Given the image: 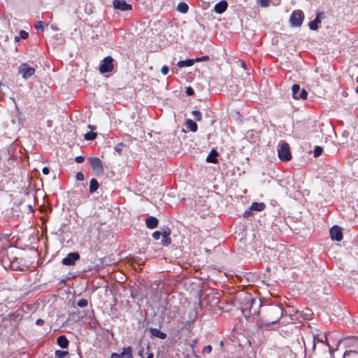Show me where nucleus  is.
<instances>
[{
	"label": "nucleus",
	"mask_w": 358,
	"mask_h": 358,
	"mask_svg": "<svg viewBox=\"0 0 358 358\" xmlns=\"http://www.w3.org/2000/svg\"><path fill=\"white\" fill-rule=\"evenodd\" d=\"M283 315L282 308L278 305H271L266 308L263 322L265 325L274 324L280 320Z\"/></svg>",
	"instance_id": "nucleus-1"
},
{
	"label": "nucleus",
	"mask_w": 358,
	"mask_h": 358,
	"mask_svg": "<svg viewBox=\"0 0 358 358\" xmlns=\"http://www.w3.org/2000/svg\"><path fill=\"white\" fill-rule=\"evenodd\" d=\"M220 301V294L217 292L206 294L200 299L201 306L208 308L209 310H214L215 308L218 307Z\"/></svg>",
	"instance_id": "nucleus-2"
},
{
	"label": "nucleus",
	"mask_w": 358,
	"mask_h": 358,
	"mask_svg": "<svg viewBox=\"0 0 358 358\" xmlns=\"http://www.w3.org/2000/svg\"><path fill=\"white\" fill-rule=\"evenodd\" d=\"M245 300V303L244 309H248L250 315H257L259 313L262 300L259 298H255L250 295L247 296Z\"/></svg>",
	"instance_id": "nucleus-3"
},
{
	"label": "nucleus",
	"mask_w": 358,
	"mask_h": 358,
	"mask_svg": "<svg viewBox=\"0 0 358 358\" xmlns=\"http://www.w3.org/2000/svg\"><path fill=\"white\" fill-rule=\"evenodd\" d=\"M115 64H117V63L114 59L111 56H107L101 62L99 71L102 74L111 73L114 70Z\"/></svg>",
	"instance_id": "nucleus-4"
},
{
	"label": "nucleus",
	"mask_w": 358,
	"mask_h": 358,
	"mask_svg": "<svg viewBox=\"0 0 358 358\" xmlns=\"http://www.w3.org/2000/svg\"><path fill=\"white\" fill-rule=\"evenodd\" d=\"M344 341L348 342L345 343L346 345L349 347H352L354 349L350 350H347L344 352L343 357L346 358L347 357L352 356L355 358L356 356H358V338L357 337H350L346 338L344 339Z\"/></svg>",
	"instance_id": "nucleus-5"
},
{
	"label": "nucleus",
	"mask_w": 358,
	"mask_h": 358,
	"mask_svg": "<svg viewBox=\"0 0 358 358\" xmlns=\"http://www.w3.org/2000/svg\"><path fill=\"white\" fill-rule=\"evenodd\" d=\"M279 159L282 162H288L292 159L289 145L287 143H282L278 150Z\"/></svg>",
	"instance_id": "nucleus-6"
},
{
	"label": "nucleus",
	"mask_w": 358,
	"mask_h": 358,
	"mask_svg": "<svg viewBox=\"0 0 358 358\" xmlns=\"http://www.w3.org/2000/svg\"><path fill=\"white\" fill-rule=\"evenodd\" d=\"M88 161L92 167V170L96 176L103 175L104 173L103 166L101 160L98 157H90Z\"/></svg>",
	"instance_id": "nucleus-7"
},
{
	"label": "nucleus",
	"mask_w": 358,
	"mask_h": 358,
	"mask_svg": "<svg viewBox=\"0 0 358 358\" xmlns=\"http://www.w3.org/2000/svg\"><path fill=\"white\" fill-rule=\"evenodd\" d=\"M304 18L303 12L301 10H294L289 19V22L292 27H300Z\"/></svg>",
	"instance_id": "nucleus-8"
},
{
	"label": "nucleus",
	"mask_w": 358,
	"mask_h": 358,
	"mask_svg": "<svg viewBox=\"0 0 358 358\" xmlns=\"http://www.w3.org/2000/svg\"><path fill=\"white\" fill-rule=\"evenodd\" d=\"M18 72L24 79H28L34 74L35 69L27 64L23 63L18 67Z\"/></svg>",
	"instance_id": "nucleus-9"
},
{
	"label": "nucleus",
	"mask_w": 358,
	"mask_h": 358,
	"mask_svg": "<svg viewBox=\"0 0 358 358\" xmlns=\"http://www.w3.org/2000/svg\"><path fill=\"white\" fill-rule=\"evenodd\" d=\"M292 96L293 98L295 99H306L308 96V93L306 91V90L302 89L301 90L299 85L294 84L292 85Z\"/></svg>",
	"instance_id": "nucleus-10"
},
{
	"label": "nucleus",
	"mask_w": 358,
	"mask_h": 358,
	"mask_svg": "<svg viewBox=\"0 0 358 358\" xmlns=\"http://www.w3.org/2000/svg\"><path fill=\"white\" fill-rule=\"evenodd\" d=\"M80 257V254L78 252H70L62 259V263L65 266H73Z\"/></svg>",
	"instance_id": "nucleus-11"
},
{
	"label": "nucleus",
	"mask_w": 358,
	"mask_h": 358,
	"mask_svg": "<svg viewBox=\"0 0 358 358\" xmlns=\"http://www.w3.org/2000/svg\"><path fill=\"white\" fill-rule=\"evenodd\" d=\"M331 238L334 241H341L343 239V230L338 226H334L330 231Z\"/></svg>",
	"instance_id": "nucleus-12"
},
{
	"label": "nucleus",
	"mask_w": 358,
	"mask_h": 358,
	"mask_svg": "<svg viewBox=\"0 0 358 358\" xmlns=\"http://www.w3.org/2000/svg\"><path fill=\"white\" fill-rule=\"evenodd\" d=\"M113 3L115 9L122 11L129 10L132 8L131 5L127 3L124 0H113Z\"/></svg>",
	"instance_id": "nucleus-13"
},
{
	"label": "nucleus",
	"mask_w": 358,
	"mask_h": 358,
	"mask_svg": "<svg viewBox=\"0 0 358 358\" xmlns=\"http://www.w3.org/2000/svg\"><path fill=\"white\" fill-rule=\"evenodd\" d=\"M148 330L150 334L151 338L155 337L164 340L167 337L166 333L161 331L157 328L150 327Z\"/></svg>",
	"instance_id": "nucleus-14"
},
{
	"label": "nucleus",
	"mask_w": 358,
	"mask_h": 358,
	"mask_svg": "<svg viewBox=\"0 0 358 358\" xmlns=\"http://www.w3.org/2000/svg\"><path fill=\"white\" fill-rule=\"evenodd\" d=\"M227 7H228L227 1L225 0H222L215 5L214 11L216 13L222 14L227 10Z\"/></svg>",
	"instance_id": "nucleus-15"
},
{
	"label": "nucleus",
	"mask_w": 358,
	"mask_h": 358,
	"mask_svg": "<svg viewBox=\"0 0 358 358\" xmlns=\"http://www.w3.org/2000/svg\"><path fill=\"white\" fill-rule=\"evenodd\" d=\"M146 227L149 229H155L157 228L159 224V220L157 217L153 216H149L145 220Z\"/></svg>",
	"instance_id": "nucleus-16"
},
{
	"label": "nucleus",
	"mask_w": 358,
	"mask_h": 358,
	"mask_svg": "<svg viewBox=\"0 0 358 358\" xmlns=\"http://www.w3.org/2000/svg\"><path fill=\"white\" fill-rule=\"evenodd\" d=\"M57 345L62 349H66L69 347V341L64 335H61L57 338Z\"/></svg>",
	"instance_id": "nucleus-17"
},
{
	"label": "nucleus",
	"mask_w": 358,
	"mask_h": 358,
	"mask_svg": "<svg viewBox=\"0 0 358 358\" xmlns=\"http://www.w3.org/2000/svg\"><path fill=\"white\" fill-rule=\"evenodd\" d=\"M323 15L322 13H318L316 15V17L314 20L311 21L308 24V27L311 30H317L318 29V24L321 22L320 16Z\"/></svg>",
	"instance_id": "nucleus-18"
},
{
	"label": "nucleus",
	"mask_w": 358,
	"mask_h": 358,
	"mask_svg": "<svg viewBox=\"0 0 358 358\" xmlns=\"http://www.w3.org/2000/svg\"><path fill=\"white\" fill-rule=\"evenodd\" d=\"M218 152L216 150L213 149L206 158V161L209 163L216 164L218 162L217 159Z\"/></svg>",
	"instance_id": "nucleus-19"
},
{
	"label": "nucleus",
	"mask_w": 358,
	"mask_h": 358,
	"mask_svg": "<svg viewBox=\"0 0 358 358\" xmlns=\"http://www.w3.org/2000/svg\"><path fill=\"white\" fill-rule=\"evenodd\" d=\"M125 355H131V347L124 348L122 352L120 354L112 353L110 358H121V357H124Z\"/></svg>",
	"instance_id": "nucleus-20"
},
{
	"label": "nucleus",
	"mask_w": 358,
	"mask_h": 358,
	"mask_svg": "<svg viewBox=\"0 0 358 358\" xmlns=\"http://www.w3.org/2000/svg\"><path fill=\"white\" fill-rule=\"evenodd\" d=\"M265 208L266 204L264 203L253 202L250 206V210L262 211Z\"/></svg>",
	"instance_id": "nucleus-21"
},
{
	"label": "nucleus",
	"mask_w": 358,
	"mask_h": 358,
	"mask_svg": "<svg viewBox=\"0 0 358 358\" xmlns=\"http://www.w3.org/2000/svg\"><path fill=\"white\" fill-rule=\"evenodd\" d=\"M194 59H188L186 60H181L178 62V66L180 68H182L185 66H192L194 64Z\"/></svg>",
	"instance_id": "nucleus-22"
},
{
	"label": "nucleus",
	"mask_w": 358,
	"mask_h": 358,
	"mask_svg": "<svg viewBox=\"0 0 358 358\" xmlns=\"http://www.w3.org/2000/svg\"><path fill=\"white\" fill-rule=\"evenodd\" d=\"M185 124H186L187 127L189 128V129L190 131H192L193 132H195L197 131V129H198L197 124L195 122H194L192 120H191V119L187 120Z\"/></svg>",
	"instance_id": "nucleus-23"
},
{
	"label": "nucleus",
	"mask_w": 358,
	"mask_h": 358,
	"mask_svg": "<svg viewBox=\"0 0 358 358\" xmlns=\"http://www.w3.org/2000/svg\"><path fill=\"white\" fill-rule=\"evenodd\" d=\"M99 182L97 181V180H96L95 178H92L91 179L90 182V193H94L95 192L97 189L99 188Z\"/></svg>",
	"instance_id": "nucleus-24"
},
{
	"label": "nucleus",
	"mask_w": 358,
	"mask_h": 358,
	"mask_svg": "<svg viewBox=\"0 0 358 358\" xmlns=\"http://www.w3.org/2000/svg\"><path fill=\"white\" fill-rule=\"evenodd\" d=\"M189 10V6L186 3L180 2L177 6V10L181 13H187Z\"/></svg>",
	"instance_id": "nucleus-25"
},
{
	"label": "nucleus",
	"mask_w": 358,
	"mask_h": 358,
	"mask_svg": "<svg viewBox=\"0 0 358 358\" xmlns=\"http://www.w3.org/2000/svg\"><path fill=\"white\" fill-rule=\"evenodd\" d=\"M316 342H320V343H327V336L326 335H323L321 337H320L319 335H317V336H315L313 337V349H315V343Z\"/></svg>",
	"instance_id": "nucleus-26"
},
{
	"label": "nucleus",
	"mask_w": 358,
	"mask_h": 358,
	"mask_svg": "<svg viewBox=\"0 0 358 358\" xmlns=\"http://www.w3.org/2000/svg\"><path fill=\"white\" fill-rule=\"evenodd\" d=\"M96 133L93 131H89L85 134V139L87 141H93L96 138Z\"/></svg>",
	"instance_id": "nucleus-27"
},
{
	"label": "nucleus",
	"mask_w": 358,
	"mask_h": 358,
	"mask_svg": "<svg viewBox=\"0 0 358 358\" xmlns=\"http://www.w3.org/2000/svg\"><path fill=\"white\" fill-rule=\"evenodd\" d=\"M68 355V351H62L59 350H56L55 352V358H64Z\"/></svg>",
	"instance_id": "nucleus-28"
},
{
	"label": "nucleus",
	"mask_w": 358,
	"mask_h": 358,
	"mask_svg": "<svg viewBox=\"0 0 358 358\" xmlns=\"http://www.w3.org/2000/svg\"><path fill=\"white\" fill-rule=\"evenodd\" d=\"M192 115L194 116V118L196 121H201L202 119V115L201 113L199 110H193L192 112Z\"/></svg>",
	"instance_id": "nucleus-29"
},
{
	"label": "nucleus",
	"mask_w": 358,
	"mask_h": 358,
	"mask_svg": "<svg viewBox=\"0 0 358 358\" xmlns=\"http://www.w3.org/2000/svg\"><path fill=\"white\" fill-rule=\"evenodd\" d=\"M34 27L38 31H44L43 22H42V21H37L35 23V24H34Z\"/></svg>",
	"instance_id": "nucleus-30"
},
{
	"label": "nucleus",
	"mask_w": 358,
	"mask_h": 358,
	"mask_svg": "<svg viewBox=\"0 0 358 358\" xmlns=\"http://www.w3.org/2000/svg\"><path fill=\"white\" fill-rule=\"evenodd\" d=\"M322 152H323V149H322V147L316 146L315 148V150H314V152H313L314 157H318L319 156H320L322 155Z\"/></svg>",
	"instance_id": "nucleus-31"
},
{
	"label": "nucleus",
	"mask_w": 358,
	"mask_h": 358,
	"mask_svg": "<svg viewBox=\"0 0 358 358\" xmlns=\"http://www.w3.org/2000/svg\"><path fill=\"white\" fill-rule=\"evenodd\" d=\"M87 304L88 301L85 299H81L77 303L78 306H79L80 308H85L87 306Z\"/></svg>",
	"instance_id": "nucleus-32"
},
{
	"label": "nucleus",
	"mask_w": 358,
	"mask_h": 358,
	"mask_svg": "<svg viewBox=\"0 0 358 358\" xmlns=\"http://www.w3.org/2000/svg\"><path fill=\"white\" fill-rule=\"evenodd\" d=\"M171 229L169 227H166V229H163L162 231H161L162 236L164 238L169 237L171 235Z\"/></svg>",
	"instance_id": "nucleus-33"
},
{
	"label": "nucleus",
	"mask_w": 358,
	"mask_h": 358,
	"mask_svg": "<svg viewBox=\"0 0 358 358\" xmlns=\"http://www.w3.org/2000/svg\"><path fill=\"white\" fill-rule=\"evenodd\" d=\"M171 243V238L170 237L164 238L162 236V244L165 246H168Z\"/></svg>",
	"instance_id": "nucleus-34"
},
{
	"label": "nucleus",
	"mask_w": 358,
	"mask_h": 358,
	"mask_svg": "<svg viewBox=\"0 0 358 358\" xmlns=\"http://www.w3.org/2000/svg\"><path fill=\"white\" fill-rule=\"evenodd\" d=\"M210 60V57L208 55L202 56L201 57H196L194 59L195 62H205Z\"/></svg>",
	"instance_id": "nucleus-35"
},
{
	"label": "nucleus",
	"mask_w": 358,
	"mask_h": 358,
	"mask_svg": "<svg viewBox=\"0 0 358 358\" xmlns=\"http://www.w3.org/2000/svg\"><path fill=\"white\" fill-rule=\"evenodd\" d=\"M124 146V145L122 143H119L115 147V150L119 154L122 153V147Z\"/></svg>",
	"instance_id": "nucleus-36"
},
{
	"label": "nucleus",
	"mask_w": 358,
	"mask_h": 358,
	"mask_svg": "<svg viewBox=\"0 0 358 358\" xmlns=\"http://www.w3.org/2000/svg\"><path fill=\"white\" fill-rule=\"evenodd\" d=\"M211 351H212V347H211V345H208L204 346L202 352H203V353L209 354L211 352Z\"/></svg>",
	"instance_id": "nucleus-37"
},
{
	"label": "nucleus",
	"mask_w": 358,
	"mask_h": 358,
	"mask_svg": "<svg viewBox=\"0 0 358 358\" xmlns=\"http://www.w3.org/2000/svg\"><path fill=\"white\" fill-rule=\"evenodd\" d=\"M29 36V34L27 31H24V30H21L20 31V38H22V39H26Z\"/></svg>",
	"instance_id": "nucleus-38"
},
{
	"label": "nucleus",
	"mask_w": 358,
	"mask_h": 358,
	"mask_svg": "<svg viewBox=\"0 0 358 358\" xmlns=\"http://www.w3.org/2000/svg\"><path fill=\"white\" fill-rule=\"evenodd\" d=\"M185 92H186L187 95H188V96H192L194 94V91L193 88L191 87H187L186 88Z\"/></svg>",
	"instance_id": "nucleus-39"
},
{
	"label": "nucleus",
	"mask_w": 358,
	"mask_h": 358,
	"mask_svg": "<svg viewBox=\"0 0 358 358\" xmlns=\"http://www.w3.org/2000/svg\"><path fill=\"white\" fill-rule=\"evenodd\" d=\"M161 236H162V234H161V231H156L153 232V234H152V237L155 240H159Z\"/></svg>",
	"instance_id": "nucleus-40"
},
{
	"label": "nucleus",
	"mask_w": 358,
	"mask_h": 358,
	"mask_svg": "<svg viewBox=\"0 0 358 358\" xmlns=\"http://www.w3.org/2000/svg\"><path fill=\"white\" fill-rule=\"evenodd\" d=\"M76 180L82 181L84 180V174L82 172H78L76 176Z\"/></svg>",
	"instance_id": "nucleus-41"
},
{
	"label": "nucleus",
	"mask_w": 358,
	"mask_h": 358,
	"mask_svg": "<svg viewBox=\"0 0 358 358\" xmlns=\"http://www.w3.org/2000/svg\"><path fill=\"white\" fill-rule=\"evenodd\" d=\"M169 71V67L165 65V66H162L161 72L162 73L163 75L165 76V75L168 74Z\"/></svg>",
	"instance_id": "nucleus-42"
},
{
	"label": "nucleus",
	"mask_w": 358,
	"mask_h": 358,
	"mask_svg": "<svg viewBox=\"0 0 358 358\" xmlns=\"http://www.w3.org/2000/svg\"><path fill=\"white\" fill-rule=\"evenodd\" d=\"M252 210H250H250H248L245 211V213H243V217H244L245 218H248V217H250V216H252Z\"/></svg>",
	"instance_id": "nucleus-43"
},
{
	"label": "nucleus",
	"mask_w": 358,
	"mask_h": 358,
	"mask_svg": "<svg viewBox=\"0 0 358 358\" xmlns=\"http://www.w3.org/2000/svg\"><path fill=\"white\" fill-rule=\"evenodd\" d=\"M269 0H260V5L263 7H266L269 5Z\"/></svg>",
	"instance_id": "nucleus-44"
},
{
	"label": "nucleus",
	"mask_w": 358,
	"mask_h": 358,
	"mask_svg": "<svg viewBox=\"0 0 358 358\" xmlns=\"http://www.w3.org/2000/svg\"><path fill=\"white\" fill-rule=\"evenodd\" d=\"M75 160H76V162L77 163H79V164H80V163H82V162H84V160H85V157H83V156H78V157H76Z\"/></svg>",
	"instance_id": "nucleus-45"
},
{
	"label": "nucleus",
	"mask_w": 358,
	"mask_h": 358,
	"mask_svg": "<svg viewBox=\"0 0 358 358\" xmlns=\"http://www.w3.org/2000/svg\"><path fill=\"white\" fill-rule=\"evenodd\" d=\"M138 355L139 357L143 358L144 357V349L143 348H141L138 352Z\"/></svg>",
	"instance_id": "nucleus-46"
},
{
	"label": "nucleus",
	"mask_w": 358,
	"mask_h": 358,
	"mask_svg": "<svg viewBox=\"0 0 358 358\" xmlns=\"http://www.w3.org/2000/svg\"><path fill=\"white\" fill-rule=\"evenodd\" d=\"M42 172L45 175H48L50 173V169L48 167H43L42 169Z\"/></svg>",
	"instance_id": "nucleus-47"
},
{
	"label": "nucleus",
	"mask_w": 358,
	"mask_h": 358,
	"mask_svg": "<svg viewBox=\"0 0 358 358\" xmlns=\"http://www.w3.org/2000/svg\"><path fill=\"white\" fill-rule=\"evenodd\" d=\"M36 324L37 325H38V326H41V325H43V324H44V321H43V320H42V319H38V320H36Z\"/></svg>",
	"instance_id": "nucleus-48"
},
{
	"label": "nucleus",
	"mask_w": 358,
	"mask_h": 358,
	"mask_svg": "<svg viewBox=\"0 0 358 358\" xmlns=\"http://www.w3.org/2000/svg\"><path fill=\"white\" fill-rule=\"evenodd\" d=\"M327 345H328L329 347V352L331 354L334 352V350L333 349V348L329 345V343H327Z\"/></svg>",
	"instance_id": "nucleus-49"
},
{
	"label": "nucleus",
	"mask_w": 358,
	"mask_h": 358,
	"mask_svg": "<svg viewBox=\"0 0 358 358\" xmlns=\"http://www.w3.org/2000/svg\"><path fill=\"white\" fill-rule=\"evenodd\" d=\"M132 357V348H131V355H125L124 357H121V358H131Z\"/></svg>",
	"instance_id": "nucleus-50"
},
{
	"label": "nucleus",
	"mask_w": 358,
	"mask_h": 358,
	"mask_svg": "<svg viewBox=\"0 0 358 358\" xmlns=\"http://www.w3.org/2000/svg\"><path fill=\"white\" fill-rule=\"evenodd\" d=\"M146 358H154V354L152 352L148 353Z\"/></svg>",
	"instance_id": "nucleus-51"
},
{
	"label": "nucleus",
	"mask_w": 358,
	"mask_h": 358,
	"mask_svg": "<svg viewBox=\"0 0 358 358\" xmlns=\"http://www.w3.org/2000/svg\"><path fill=\"white\" fill-rule=\"evenodd\" d=\"M20 36H15V41L16 42H18V41H20Z\"/></svg>",
	"instance_id": "nucleus-52"
},
{
	"label": "nucleus",
	"mask_w": 358,
	"mask_h": 358,
	"mask_svg": "<svg viewBox=\"0 0 358 358\" xmlns=\"http://www.w3.org/2000/svg\"><path fill=\"white\" fill-rule=\"evenodd\" d=\"M242 66L245 69V64L244 62H242Z\"/></svg>",
	"instance_id": "nucleus-53"
},
{
	"label": "nucleus",
	"mask_w": 358,
	"mask_h": 358,
	"mask_svg": "<svg viewBox=\"0 0 358 358\" xmlns=\"http://www.w3.org/2000/svg\"><path fill=\"white\" fill-rule=\"evenodd\" d=\"M355 92H356V93L358 94V87L355 89Z\"/></svg>",
	"instance_id": "nucleus-54"
},
{
	"label": "nucleus",
	"mask_w": 358,
	"mask_h": 358,
	"mask_svg": "<svg viewBox=\"0 0 358 358\" xmlns=\"http://www.w3.org/2000/svg\"><path fill=\"white\" fill-rule=\"evenodd\" d=\"M147 349H148V350H150V346H149V345H148Z\"/></svg>",
	"instance_id": "nucleus-55"
}]
</instances>
